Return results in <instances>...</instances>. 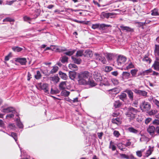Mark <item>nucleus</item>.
<instances>
[{"label":"nucleus","mask_w":159,"mask_h":159,"mask_svg":"<svg viewBox=\"0 0 159 159\" xmlns=\"http://www.w3.org/2000/svg\"><path fill=\"white\" fill-rule=\"evenodd\" d=\"M124 110L125 111V115L131 119H133L135 118L138 111L137 109L131 107H125Z\"/></svg>","instance_id":"obj_1"},{"label":"nucleus","mask_w":159,"mask_h":159,"mask_svg":"<svg viewBox=\"0 0 159 159\" xmlns=\"http://www.w3.org/2000/svg\"><path fill=\"white\" fill-rule=\"evenodd\" d=\"M151 104L148 102H143L140 105V108L141 110L143 111H148L151 108Z\"/></svg>","instance_id":"obj_2"},{"label":"nucleus","mask_w":159,"mask_h":159,"mask_svg":"<svg viewBox=\"0 0 159 159\" xmlns=\"http://www.w3.org/2000/svg\"><path fill=\"white\" fill-rule=\"evenodd\" d=\"M96 60L100 61L103 64L106 63L107 61L104 57L102 56L101 54L97 53H95L94 54Z\"/></svg>","instance_id":"obj_3"},{"label":"nucleus","mask_w":159,"mask_h":159,"mask_svg":"<svg viewBox=\"0 0 159 159\" xmlns=\"http://www.w3.org/2000/svg\"><path fill=\"white\" fill-rule=\"evenodd\" d=\"M126 60V58L123 56L120 55L118 57L117 60V63L118 66H122L124 64Z\"/></svg>","instance_id":"obj_4"},{"label":"nucleus","mask_w":159,"mask_h":159,"mask_svg":"<svg viewBox=\"0 0 159 159\" xmlns=\"http://www.w3.org/2000/svg\"><path fill=\"white\" fill-rule=\"evenodd\" d=\"M78 76L85 79L87 80H88L91 77L90 72L87 71H84L80 72Z\"/></svg>","instance_id":"obj_5"},{"label":"nucleus","mask_w":159,"mask_h":159,"mask_svg":"<svg viewBox=\"0 0 159 159\" xmlns=\"http://www.w3.org/2000/svg\"><path fill=\"white\" fill-rule=\"evenodd\" d=\"M51 46L53 47V50L57 52H61L67 50L66 48L65 47L54 45Z\"/></svg>","instance_id":"obj_6"},{"label":"nucleus","mask_w":159,"mask_h":159,"mask_svg":"<svg viewBox=\"0 0 159 159\" xmlns=\"http://www.w3.org/2000/svg\"><path fill=\"white\" fill-rule=\"evenodd\" d=\"M120 27L123 31H125L127 32H133L134 31V29L129 26H125L121 25Z\"/></svg>","instance_id":"obj_7"},{"label":"nucleus","mask_w":159,"mask_h":159,"mask_svg":"<svg viewBox=\"0 0 159 159\" xmlns=\"http://www.w3.org/2000/svg\"><path fill=\"white\" fill-rule=\"evenodd\" d=\"M134 92L136 93L139 95L140 96L143 97H146L147 96V92L144 90H141L139 89H135L134 90Z\"/></svg>","instance_id":"obj_8"},{"label":"nucleus","mask_w":159,"mask_h":159,"mask_svg":"<svg viewBox=\"0 0 159 159\" xmlns=\"http://www.w3.org/2000/svg\"><path fill=\"white\" fill-rule=\"evenodd\" d=\"M40 88L41 89L43 90L45 93L49 94V88L48 84L45 83L43 84L42 85H41Z\"/></svg>","instance_id":"obj_9"},{"label":"nucleus","mask_w":159,"mask_h":159,"mask_svg":"<svg viewBox=\"0 0 159 159\" xmlns=\"http://www.w3.org/2000/svg\"><path fill=\"white\" fill-rule=\"evenodd\" d=\"M128 130L130 133H132L135 134H137L138 135H140L142 136V134L141 133V132L138 131V130L135 129L132 127H129L127 129Z\"/></svg>","instance_id":"obj_10"},{"label":"nucleus","mask_w":159,"mask_h":159,"mask_svg":"<svg viewBox=\"0 0 159 159\" xmlns=\"http://www.w3.org/2000/svg\"><path fill=\"white\" fill-rule=\"evenodd\" d=\"M152 67L155 70L159 71V60L157 59V57H155V60Z\"/></svg>","instance_id":"obj_11"},{"label":"nucleus","mask_w":159,"mask_h":159,"mask_svg":"<svg viewBox=\"0 0 159 159\" xmlns=\"http://www.w3.org/2000/svg\"><path fill=\"white\" fill-rule=\"evenodd\" d=\"M78 81L79 84L81 85H86L88 80L79 76H78Z\"/></svg>","instance_id":"obj_12"},{"label":"nucleus","mask_w":159,"mask_h":159,"mask_svg":"<svg viewBox=\"0 0 159 159\" xmlns=\"http://www.w3.org/2000/svg\"><path fill=\"white\" fill-rule=\"evenodd\" d=\"M1 111L3 113H8L11 112L13 113V112H16L15 108L12 107H10L7 108H3Z\"/></svg>","instance_id":"obj_13"},{"label":"nucleus","mask_w":159,"mask_h":159,"mask_svg":"<svg viewBox=\"0 0 159 159\" xmlns=\"http://www.w3.org/2000/svg\"><path fill=\"white\" fill-rule=\"evenodd\" d=\"M155 130V127L153 126H149L147 129V131L151 136H153L154 134Z\"/></svg>","instance_id":"obj_14"},{"label":"nucleus","mask_w":159,"mask_h":159,"mask_svg":"<svg viewBox=\"0 0 159 159\" xmlns=\"http://www.w3.org/2000/svg\"><path fill=\"white\" fill-rule=\"evenodd\" d=\"M93 76L94 78L97 81L100 82L102 80V78L99 73L97 72H94L93 74Z\"/></svg>","instance_id":"obj_15"},{"label":"nucleus","mask_w":159,"mask_h":159,"mask_svg":"<svg viewBox=\"0 0 159 159\" xmlns=\"http://www.w3.org/2000/svg\"><path fill=\"white\" fill-rule=\"evenodd\" d=\"M112 14L111 13H106L104 12H102L101 14V18L102 19L105 18L108 19L110 16L112 15Z\"/></svg>","instance_id":"obj_16"},{"label":"nucleus","mask_w":159,"mask_h":159,"mask_svg":"<svg viewBox=\"0 0 159 159\" xmlns=\"http://www.w3.org/2000/svg\"><path fill=\"white\" fill-rule=\"evenodd\" d=\"M154 52L155 57H157V59L159 60V45L155 44Z\"/></svg>","instance_id":"obj_17"},{"label":"nucleus","mask_w":159,"mask_h":159,"mask_svg":"<svg viewBox=\"0 0 159 159\" xmlns=\"http://www.w3.org/2000/svg\"><path fill=\"white\" fill-rule=\"evenodd\" d=\"M111 27V26L110 25L102 23L100 24L99 30L104 31V30L107 29V27Z\"/></svg>","instance_id":"obj_18"},{"label":"nucleus","mask_w":159,"mask_h":159,"mask_svg":"<svg viewBox=\"0 0 159 159\" xmlns=\"http://www.w3.org/2000/svg\"><path fill=\"white\" fill-rule=\"evenodd\" d=\"M86 85H89L91 87H93L96 85V84L93 80L92 78H91V77L89 78L87 81Z\"/></svg>","instance_id":"obj_19"},{"label":"nucleus","mask_w":159,"mask_h":159,"mask_svg":"<svg viewBox=\"0 0 159 159\" xmlns=\"http://www.w3.org/2000/svg\"><path fill=\"white\" fill-rule=\"evenodd\" d=\"M93 55L92 52L89 49L86 50L84 53V56L87 57H92Z\"/></svg>","instance_id":"obj_20"},{"label":"nucleus","mask_w":159,"mask_h":159,"mask_svg":"<svg viewBox=\"0 0 159 159\" xmlns=\"http://www.w3.org/2000/svg\"><path fill=\"white\" fill-rule=\"evenodd\" d=\"M111 122L113 124L118 125L121 124V119L120 118L117 117L116 118H113L112 119Z\"/></svg>","instance_id":"obj_21"},{"label":"nucleus","mask_w":159,"mask_h":159,"mask_svg":"<svg viewBox=\"0 0 159 159\" xmlns=\"http://www.w3.org/2000/svg\"><path fill=\"white\" fill-rule=\"evenodd\" d=\"M59 74L60 77L63 80H66L67 79L68 76L66 73L62 72L61 71H60L59 72Z\"/></svg>","instance_id":"obj_22"},{"label":"nucleus","mask_w":159,"mask_h":159,"mask_svg":"<svg viewBox=\"0 0 159 159\" xmlns=\"http://www.w3.org/2000/svg\"><path fill=\"white\" fill-rule=\"evenodd\" d=\"M122 103L119 100L115 101L113 103V106L115 108H117L120 107Z\"/></svg>","instance_id":"obj_23"},{"label":"nucleus","mask_w":159,"mask_h":159,"mask_svg":"<svg viewBox=\"0 0 159 159\" xmlns=\"http://www.w3.org/2000/svg\"><path fill=\"white\" fill-rule=\"evenodd\" d=\"M122 75L123 79H127L130 77V74L129 72L125 71L122 73Z\"/></svg>","instance_id":"obj_24"},{"label":"nucleus","mask_w":159,"mask_h":159,"mask_svg":"<svg viewBox=\"0 0 159 159\" xmlns=\"http://www.w3.org/2000/svg\"><path fill=\"white\" fill-rule=\"evenodd\" d=\"M17 60L21 65H25L27 62L26 59L25 58H19Z\"/></svg>","instance_id":"obj_25"},{"label":"nucleus","mask_w":159,"mask_h":159,"mask_svg":"<svg viewBox=\"0 0 159 159\" xmlns=\"http://www.w3.org/2000/svg\"><path fill=\"white\" fill-rule=\"evenodd\" d=\"M71 59L75 63L79 64L81 63V60L80 58H77L73 56L71 57Z\"/></svg>","instance_id":"obj_26"},{"label":"nucleus","mask_w":159,"mask_h":159,"mask_svg":"<svg viewBox=\"0 0 159 159\" xmlns=\"http://www.w3.org/2000/svg\"><path fill=\"white\" fill-rule=\"evenodd\" d=\"M68 58L66 56L61 57L60 58V61L63 63H67L68 62Z\"/></svg>","instance_id":"obj_27"},{"label":"nucleus","mask_w":159,"mask_h":159,"mask_svg":"<svg viewBox=\"0 0 159 159\" xmlns=\"http://www.w3.org/2000/svg\"><path fill=\"white\" fill-rule=\"evenodd\" d=\"M68 67L69 69L73 70H77L78 68L77 66L74 64H69Z\"/></svg>","instance_id":"obj_28"},{"label":"nucleus","mask_w":159,"mask_h":159,"mask_svg":"<svg viewBox=\"0 0 159 159\" xmlns=\"http://www.w3.org/2000/svg\"><path fill=\"white\" fill-rule=\"evenodd\" d=\"M12 49L15 52H19L21 51L23 49V48L18 47L15 46L12 48Z\"/></svg>","instance_id":"obj_29"},{"label":"nucleus","mask_w":159,"mask_h":159,"mask_svg":"<svg viewBox=\"0 0 159 159\" xmlns=\"http://www.w3.org/2000/svg\"><path fill=\"white\" fill-rule=\"evenodd\" d=\"M128 96L129 99L132 101L133 100V93L132 91L130 90H128L127 92Z\"/></svg>","instance_id":"obj_30"},{"label":"nucleus","mask_w":159,"mask_h":159,"mask_svg":"<svg viewBox=\"0 0 159 159\" xmlns=\"http://www.w3.org/2000/svg\"><path fill=\"white\" fill-rule=\"evenodd\" d=\"M120 156L122 159H133L134 157L131 156L130 157L124 154H119Z\"/></svg>","instance_id":"obj_31"},{"label":"nucleus","mask_w":159,"mask_h":159,"mask_svg":"<svg viewBox=\"0 0 159 159\" xmlns=\"http://www.w3.org/2000/svg\"><path fill=\"white\" fill-rule=\"evenodd\" d=\"M138 71V70L135 69L131 70L130 73L132 75V77H137V73Z\"/></svg>","instance_id":"obj_32"},{"label":"nucleus","mask_w":159,"mask_h":159,"mask_svg":"<svg viewBox=\"0 0 159 159\" xmlns=\"http://www.w3.org/2000/svg\"><path fill=\"white\" fill-rule=\"evenodd\" d=\"M125 146L124 144L121 143H119L117 145L118 148L122 151H125L126 150V148L125 147L124 148Z\"/></svg>","instance_id":"obj_33"},{"label":"nucleus","mask_w":159,"mask_h":159,"mask_svg":"<svg viewBox=\"0 0 159 159\" xmlns=\"http://www.w3.org/2000/svg\"><path fill=\"white\" fill-rule=\"evenodd\" d=\"M70 93V92L66 90H63L61 93V95L64 97H67L69 95Z\"/></svg>","instance_id":"obj_34"},{"label":"nucleus","mask_w":159,"mask_h":159,"mask_svg":"<svg viewBox=\"0 0 159 159\" xmlns=\"http://www.w3.org/2000/svg\"><path fill=\"white\" fill-rule=\"evenodd\" d=\"M75 75L76 73L75 72L70 71L69 72V76L71 80L75 79Z\"/></svg>","instance_id":"obj_35"},{"label":"nucleus","mask_w":159,"mask_h":159,"mask_svg":"<svg viewBox=\"0 0 159 159\" xmlns=\"http://www.w3.org/2000/svg\"><path fill=\"white\" fill-rule=\"evenodd\" d=\"M149 149L147 151L146 153L145 154V156L147 157H148L151 154L153 149H152V148L150 146L149 147Z\"/></svg>","instance_id":"obj_36"},{"label":"nucleus","mask_w":159,"mask_h":159,"mask_svg":"<svg viewBox=\"0 0 159 159\" xmlns=\"http://www.w3.org/2000/svg\"><path fill=\"white\" fill-rule=\"evenodd\" d=\"M75 51V50H71L65 52L64 54L66 55L70 56L74 54Z\"/></svg>","instance_id":"obj_37"},{"label":"nucleus","mask_w":159,"mask_h":159,"mask_svg":"<svg viewBox=\"0 0 159 159\" xmlns=\"http://www.w3.org/2000/svg\"><path fill=\"white\" fill-rule=\"evenodd\" d=\"M84 51L83 50H80L78 51L76 53V56L77 57H81L83 56H84Z\"/></svg>","instance_id":"obj_38"},{"label":"nucleus","mask_w":159,"mask_h":159,"mask_svg":"<svg viewBox=\"0 0 159 159\" xmlns=\"http://www.w3.org/2000/svg\"><path fill=\"white\" fill-rule=\"evenodd\" d=\"M119 98L123 101L125 100L126 97V94L125 93H122L119 96Z\"/></svg>","instance_id":"obj_39"},{"label":"nucleus","mask_w":159,"mask_h":159,"mask_svg":"<svg viewBox=\"0 0 159 159\" xmlns=\"http://www.w3.org/2000/svg\"><path fill=\"white\" fill-rule=\"evenodd\" d=\"M42 77V75L39 70H37L36 71V74L34 75V77L36 80H39L41 79Z\"/></svg>","instance_id":"obj_40"},{"label":"nucleus","mask_w":159,"mask_h":159,"mask_svg":"<svg viewBox=\"0 0 159 159\" xmlns=\"http://www.w3.org/2000/svg\"><path fill=\"white\" fill-rule=\"evenodd\" d=\"M17 125L20 128H21L23 127V125L22 123L18 118L16 119Z\"/></svg>","instance_id":"obj_41"},{"label":"nucleus","mask_w":159,"mask_h":159,"mask_svg":"<svg viewBox=\"0 0 159 159\" xmlns=\"http://www.w3.org/2000/svg\"><path fill=\"white\" fill-rule=\"evenodd\" d=\"M58 70V67L57 66H54L53 68L51 70V74H53L56 73Z\"/></svg>","instance_id":"obj_42"},{"label":"nucleus","mask_w":159,"mask_h":159,"mask_svg":"<svg viewBox=\"0 0 159 159\" xmlns=\"http://www.w3.org/2000/svg\"><path fill=\"white\" fill-rule=\"evenodd\" d=\"M151 15L153 16H157L159 15V14L157 9H154L152 11Z\"/></svg>","instance_id":"obj_43"},{"label":"nucleus","mask_w":159,"mask_h":159,"mask_svg":"<svg viewBox=\"0 0 159 159\" xmlns=\"http://www.w3.org/2000/svg\"><path fill=\"white\" fill-rule=\"evenodd\" d=\"M52 80L55 82L57 83L59 81V78L57 76L54 75L51 78Z\"/></svg>","instance_id":"obj_44"},{"label":"nucleus","mask_w":159,"mask_h":159,"mask_svg":"<svg viewBox=\"0 0 159 159\" xmlns=\"http://www.w3.org/2000/svg\"><path fill=\"white\" fill-rule=\"evenodd\" d=\"M59 91L58 90H53L52 88H51V91L49 92V94H56L59 93Z\"/></svg>","instance_id":"obj_45"},{"label":"nucleus","mask_w":159,"mask_h":159,"mask_svg":"<svg viewBox=\"0 0 159 159\" xmlns=\"http://www.w3.org/2000/svg\"><path fill=\"white\" fill-rule=\"evenodd\" d=\"M111 81L113 84L115 85H118L119 84V82L118 80L116 79H111Z\"/></svg>","instance_id":"obj_46"},{"label":"nucleus","mask_w":159,"mask_h":159,"mask_svg":"<svg viewBox=\"0 0 159 159\" xmlns=\"http://www.w3.org/2000/svg\"><path fill=\"white\" fill-rule=\"evenodd\" d=\"M8 134L9 135V134ZM9 135L11 136L12 137H13L16 142L17 140V135L16 133H12L11 135L9 134Z\"/></svg>","instance_id":"obj_47"},{"label":"nucleus","mask_w":159,"mask_h":159,"mask_svg":"<svg viewBox=\"0 0 159 159\" xmlns=\"http://www.w3.org/2000/svg\"><path fill=\"white\" fill-rule=\"evenodd\" d=\"M114 57V55L112 53H108L107 55V58L109 60H112Z\"/></svg>","instance_id":"obj_48"},{"label":"nucleus","mask_w":159,"mask_h":159,"mask_svg":"<svg viewBox=\"0 0 159 159\" xmlns=\"http://www.w3.org/2000/svg\"><path fill=\"white\" fill-rule=\"evenodd\" d=\"M14 20L10 17H8L4 19L3 20V22H13Z\"/></svg>","instance_id":"obj_49"},{"label":"nucleus","mask_w":159,"mask_h":159,"mask_svg":"<svg viewBox=\"0 0 159 159\" xmlns=\"http://www.w3.org/2000/svg\"><path fill=\"white\" fill-rule=\"evenodd\" d=\"M100 24L97 23L94 24H93L92 26V28L93 29H96L99 28V29Z\"/></svg>","instance_id":"obj_50"},{"label":"nucleus","mask_w":159,"mask_h":159,"mask_svg":"<svg viewBox=\"0 0 159 159\" xmlns=\"http://www.w3.org/2000/svg\"><path fill=\"white\" fill-rule=\"evenodd\" d=\"M113 143V142L112 141L110 142L109 148H111L112 151H115L116 149V147L114 145H112Z\"/></svg>","instance_id":"obj_51"},{"label":"nucleus","mask_w":159,"mask_h":159,"mask_svg":"<svg viewBox=\"0 0 159 159\" xmlns=\"http://www.w3.org/2000/svg\"><path fill=\"white\" fill-rule=\"evenodd\" d=\"M143 61L147 62L148 63H150L151 61V59L148 57L147 56H145L144 58H143Z\"/></svg>","instance_id":"obj_52"},{"label":"nucleus","mask_w":159,"mask_h":159,"mask_svg":"<svg viewBox=\"0 0 159 159\" xmlns=\"http://www.w3.org/2000/svg\"><path fill=\"white\" fill-rule=\"evenodd\" d=\"M24 20L25 21L28 22L29 23H30V21H31V19L27 16H25L23 17Z\"/></svg>","instance_id":"obj_53"},{"label":"nucleus","mask_w":159,"mask_h":159,"mask_svg":"<svg viewBox=\"0 0 159 159\" xmlns=\"http://www.w3.org/2000/svg\"><path fill=\"white\" fill-rule=\"evenodd\" d=\"M66 85V84L65 82H61L59 84V87L60 89H65V86Z\"/></svg>","instance_id":"obj_54"},{"label":"nucleus","mask_w":159,"mask_h":159,"mask_svg":"<svg viewBox=\"0 0 159 159\" xmlns=\"http://www.w3.org/2000/svg\"><path fill=\"white\" fill-rule=\"evenodd\" d=\"M146 24V22H140L139 24L137 25V26L139 28L141 27L142 29H144V25Z\"/></svg>","instance_id":"obj_55"},{"label":"nucleus","mask_w":159,"mask_h":159,"mask_svg":"<svg viewBox=\"0 0 159 159\" xmlns=\"http://www.w3.org/2000/svg\"><path fill=\"white\" fill-rule=\"evenodd\" d=\"M134 67V66L132 62L130 63L129 65L127 66L125 69V70H128L129 69L133 68Z\"/></svg>","instance_id":"obj_56"},{"label":"nucleus","mask_w":159,"mask_h":159,"mask_svg":"<svg viewBox=\"0 0 159 159\" xmlns=\"http://www.w3.org/2000/svg\"><path fill=\"white\" fill-rule=\"evenodd\" d=\"M113 134L114 135L116 138H118L120 135L119 131L116 130L114 131Z\"/></svg>","instance_id":"obj_57"},{"label":"nucleus","mask_w":159,"mask_h":159,"mask_svg":"<svg viewBox=\"0 0 159 159\" xmlns=\"http://www.w3.org/2000/svg\"><path fill=\"white\" fill-rule=\"evenodd\" d=\"M112 69V68L111 66H107L105 67L104 70L105 72H108L111 71Z\"/></svg>","instance_id":"obj_58"},{"label":"nucleus","mask_w":159,"mask_h":159,"mask_svg":"<svg viewBox=\"0 0 159 159\" xmlns=\"http://www.w3.org/2000/svg\"><path fill=\"white\" fill-rule=\"evenodd\" d=\"M152 71V70L151 69H149L148 70L143 71V75H148L149 73L151 72Z\"/></svg>","instance_id":"obj_59"},{"label":"nucleus","mask_w":159,"mask_h":159,"mask_svg":"<svg viewBox=\"0 0 159 159\" xmlns=\"http://www.w3.org/2000/svg\"><path fill=\"white\" fill-rule=\"evenodd\" d=\"M16 0H13L10 1H6V4L9 5H11L14 2H16Z\"/></svg>","instance_id":"obj_60"},{"label":"nucleus","mask_w":159,"mask_h":159,"mask_svg":"<svg viewBox=\"0 0 159 159\" xmlns=\"http://www.w3.org/2000/svg\"><path fill=\"white\" fill-rule=\"evenodd\" d=\"M117 89L115 88L109 90V91H111L114 94H116L119 92L117 90Z\"/></svg>","instance_id":"obj_61"},{"label":"nucleus","mask_w":159,"mask_h":159,"mask_svg":"<svg viewBox=\"0 0 159 159\" xmlns=\"http://www.w3.org/2000/svg\"><path fill=\"white\" fill-rule=\"evenodd\" d=\"M8 127L11 129H14L15 128V125L14 124H10L8 125Z\"/></svg>","instance_id":"obj_62"},{"label":"nucleus","mask_w":159,"mask_h":159,"mask_svg":"<svg viewBox=\"0 0 159 159\" xmlns=\"http://www.w3.org/2000/svg\"><path fill=\"white\" fill-rule=\"evenodd\" d=\"M151 120H152V119L151 118H148L145 120V123L146 124H148L150 122V121Z\"/></svg>","instance_id":"obj_63"},{"label":"nucleus","mask_w":159,"mask_h":159,"mask_svg":"<svg viewBox=\"0 0 159 159\" xmlns=\"http://www.w3.org/2000/svg\"><path fill=\"white\" fill-rule=\"evenodd\" d=\"M154 102L157 107L159 108V101L157 99H155L154 100Z\"/></svg>","instance_id":"obj_64"}]
</instances>
